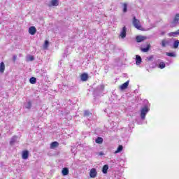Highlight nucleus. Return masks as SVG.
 Wrapping results in <instances>:
<instances>
[{"instance_id":"obj_1","label":"nucleus","mask_w":179,"mask_h":179,"mask_svg":"<svg viewBox=\"0 0 179 179\" xmlns=\"http://www.w3.org/2000/svg\"><path fill=\"white\" fill-rule=\"evenodd\" d=\"M149 107L148 106V105H145L143 108H141V120L143 121V120H145V117H146V114H148V113H149Z\"/></svg>"},{"instance_id":"obj_2","label":"nucleus","mask_w":179,"mask_h":179,"mask_svg":"<svg viewBox=\"0 0 179 179\" xmlns=\"http://www.w3.org/2000/svg\"><path fill=\"white\" fill-rule=\"evenodd\" d=\"M132 24L137 30H142V25L141 24V21L136 19V17H133Z\"/></svg>"},{"instance_id":"obj_3","label":"nucleus","mask_w":179,"mask_h":179,"mask_svg":"<svg viewBox=\"0 0 179 179\" xmlns=\"http://www.w3.org/2000/svg\"><path fill=\"white\" fill-rule=\"evenodd\" d=\"M179 23V13L175 15L173 20L171 23V27H176Z\"/></svg>"},{"instance_id":"obj_4","label":"nucleus","mask_w":179,"mask_h":179,"mask_svg":"<svg viewBox=\"0 0 179 179\" xmlns=\"http://www.w3.org/2000/svg\"><path fill=\"white\" fill-rule=\"evenodd\" d=\"M96 176L97 171L94 168L92 169L90 171V177H91V178H96Z\"/></svg>"},{"instance_id":"obj_5","label":"nucleus","mask_w":179,"mask_h":179,"mask_svg":"<svg viewBox=\"0 0 179 179\" xmlns=\"http://www.w3.org/2000/svg\"><path fill=\"white\" fill-rule=\"evenodd\" d=\"M120 37L125 38L127 37V27H124L120 32Z\"/></svg>"},{"instance_id":"obj_6","label":"nucleus","mask_w":179,"mask_h":179,"mask_svg":"<svg viewBox=\"0 0 179 179\" xmlns=\"http://www.w3.org/2000/svg\"><path fill=\"white\" fill-rule=\"evenodd\" d=\"M161 45L163 48H165V47H167V45H170V40L163 39L161 42Z\"/></svg>"},{"instance_id":"obj_7","label":"nucleus","mask_w":179,"mask_h":179,"mask_svg":"<svg viewBox=\"0 0 179 179\" xmlns=\"http://www.w3.org/2000/svg\"><path fill=\"white\" fill-rule=\"evenodd\" d=\"M146 40V36L138 35L136 37V43H142V41H145Z\"/></svg>"},{"instance_id":"obj_8","label":"nucleus","mask_w":179,"mask_h":179,"mask_svg":"<svg viewBox=\"0 0 179 179\" xmlns=\"http://www.w3.org/2000/svg\"><path fill=\"white\" fill-rule=\"evenodd\" d=\"M36 31H37V29H36V27H30L29 28V34H31V36H34Z\"/></svg>"},{"instance_id":"obj_9","label":"nucleus","mask_w":179,"mask_h":179,"mask_svg":"<svg viewBox=\"0 0 179 179\" xmlns=\"http://www.w3.org/2000/svg\"><path fill=\"white\" fill-rule=\"evenodd\" d=\"M16 142H17V136H14L10 138V146H13V145H15Z\"/></svg>"},{"instance_id":"obj_10","label":"nucleus","mask_w":179,"mask_h":179,"mask_svg":"<svg viewBox=\"0 0 179 179\" xmlns=\"http://www.w3.org/2000/svg\"><path fill=\"white\" fill-rule=\"evenodd\" d=\"M22 157L24 160H27V159H29V151L28 150L22 151Z\"/></svg>"},{"instance_id":"obj_11","label":"nucleus","mask_w":179,"mask_h":179,"mask_svg":"<svg viewBox=\"0 0 179 179\" xmlns=\"http://www.w3.org/2000/svg\"><path fill=\"white\" fill-rule=\"evenodd\" d=\"M129 85V80H127L126 83L120 85V90H125V89L128 88Z\"/></svg>"},{"instance_id":"obj_12","label":"nucleus","mask_w":179,"mask_h":179,"mask_svg":"<svg viewBox=\"0 0 179 179\" xmlns=\"http://www.w3.org/2000/svg\"><path fill=\"white\" fill-rule=\"evenodd\" d=\"M81 80L83 82H86V80H87V79H89V75H87V73H84L81 75Z\"/></svg>"},{"instance_id":"obj_13","label":"nucleus","mask_w":179,"mask_h":179,"mask_svg":"<svg viewBox=\"0 0 179 179\" xmlns=\"http://www.w3.org/2000/svg\"><path fill=\"white\" fill-rule=\"evenodd\" d=\"M136 65H141V64H142V57H141V56H136Z\"/></svg>"},{"instance_id":"obj_14","label":"nucleus","mask_w":179,"mask_h":179,"mask_svg":"<svg viewBox=\"0 0 179 179\" xmlns=\"http://www.w3.org/2000/svg\"><path fill=\"white\" fill-rule=\"evenodd\" d=\"M63 176H68L69 174V169L67 167H64L62 171Z\"/></svg>"},{"instance_id":"obj_15","label":"nucleus","mask_w":179,"mask_h":179,"mask_svg":"<svg viewBox=\"0 0 179 179\" xmlns=\"http://www.w3.org/2000/svg\"><path fill=\"white\" fill-rule=\"evenodd\" d=\"M169 36L170 37H176V36H179V29L177 30V31H175V32H170V33L169 34Z\"/></svg>"},{"instance_id":"obj_16","label":"nucleus","mask_w":179,"mask_h":179,"mask_svg":"<svg viewBox=\"0 0 179 179\" xmlns=\"http://www.w3.org/2000/svg\"><path fill=\"white\" fill-rule=\"evenodd\" d=\"M149 50H150V43L147 44V46L145 48H141V51L143 52H148L149 51Z\"/></svg>"},{"instance_id":"obj_17","label":"nucleus","mask_w":179,"mask_h":179,"mask_svg":"<svg viewBox=\"0 0 179 179\" xmlns=\"http://www.w3.org/2000/svg\"><path fill=\"white\" fill-rule=\"evenodd\" d=\"M59 145V143H58L57 141L52 142L50 144V149H55V148H58Z\"/></svg>"},{"instance_id":"obj_18","label":"nucleus","mask_w":179,"mask_h":179,"mask_svg":"<svg viewBox=\"0 0 179 179\" xmlns=\"http://www.w3.org/2000/svg\"><path fill=\"white\" fill-rule=\"evenodd\" d=\"M0 72L1 73H3L5 72V63L1 62L0 64Z\"/></svg>"},{"instance_id":"obj_19","label":"nucleus","mask_w":179,"mask_h":179,"mask_svg":"<svg viewBox=\"0 0 179 179\" xmlns=\"http://www.w3.org/2000/svg\"><path fill=\"white\" fill-rule=\"evenodd\" d=\"M29 83H31V85H36V83H37V79L35 77H31L29 79Z\"/></svg>"},{"instance_id":"obj_20","label":"nucleus","mask_w":179,"mask_h":179,"mask_svg":"<svg viewBox=\"0 0 179 179\" xmlns=\"http://www.w3.org/2000/svg\"><path fill=\"white\" fill-rule=\"evenodd\" d=\"M108 171V165L106 164L102 168V173L103 174H107Z\"/></svg>"},{"instance_id":"obj_21","label":"nucleus","mask_w":179,"mask_h":179,"mask_svg":"<svg viewBox=\"0 0 179 179\" xmlns=\"http://www.w3.org/2000/svg\"><path fill=\"white\" fill-rule=\"evenodd\" d=\"M24 107L27 108V110H30L31 108V101H27L24 103Z\"/></svg>"},{"instance_id":"obj_22","label":"nucleus","mask_w":179,"mask_h":179,"mask_svg":"<svg viewBox=\"0 0 179 179\" xmlns=\"http://www.w3.org/2000/svg\"><path fill=\"white\" fill-rule=\"evenodd\" d=\"M122 149H124V147L121 145H120L118 147H117V150L115 152V153H120L121 152H122Z\"/></svg>"},{"instance_id":"obj_23","label":"nucleus","mask_w":179,"mask_h":179,"mask_svg":"<svg viewBox=\"0 0 179 179\" xmlns=\"http://www.w3.org/2000/svg\"><path fill=\"white\" fill-rule=\"evenodd\" d=\"M51 5L52 6H58L59 5L58 0H52Z\"/></svg>"},{"instance_id":"obj_24","label":"nucleus","mask_w":179,"mask_h":179,"mask_svg":"<svg viewBox=\"0 0 179 179\" xmlns=\"http://www.w3.org/2000/svg\"><path fill=\"white\" fill-rule=\"evenodd\" d=\"M84 117H92V113H90L89 110H85Z\"/></svg>"},{"instance_id":"obj_25","label":"nucleus","mask_w":179,"mask_h":179,"mask_svg":"<svg viewBox=\"0 0 179 179\" xmlns=\"http://www.w3.org/2000/svg\"><path fill=\"white\" fill-rule=\"evenodd\" d=\"M127 10H128V4L124 3H123V12H124V13H127Z\"/></svg>"},{"instance_id":"obj_26","label":"nucleus","mask_w":179,"mask_h":179,"mask_svg":"<svg viewBox=\"0 0 179 179\" xmlns=\"http://www.w3.org/2000/svg\"><path fill=\"white\" fill-rule=\"evenodd\" d=\"M96 143H99L101 144L103 143V138L101 137H98L96 140H95Z\"/></svg>"},{"instance_id":"obj_27","label":"nucleus","mask_w":179,"mask_h":179,"mask_svg":"<svg viewBox=\"0 0 179 179\" xmlns=\"http://www.w3.org/2000/svg\"><path fill=\"white\" fill-rule=\"evenodd\" d=\"M179 45V40H176L173 42V48L176 49L178 48Z\"/></svg>"},{"instance_id":"obj_28","label":"nucleus","mask_w":179,"mask_h":179,"mask_svg":"<svg viewBox=\"0 0 179 179\" xmlns=\"http://www.w3.org/2000/svg\"><path fill=\"white\" fill-rule=\"evenodd\" d=\"M166 55H167V57H177L176 52H166Z\"/></svg>"},{"instance_id":"obj_29","label":"nucleus","mask_w":179,"mask_h":179,"mask_svg":"<svg viewBox=\"0 0 179 179\" xmlns=\"http://www.w3.org/2000/svg\"><path fill=\"white\" fill-rule=\"evenodd\" d=\"M159 68L160 69H164V68H166V64L164 62H160L159 64Z\"/></svg>"},{"instance_id":"obj_30","label":"nucleus","mask_w":179,"mask_h":179,"mask_svg":"<svg viewBox=\"0 0 179 179\" xmlns=\"http://www.w3.org/2000/svg\"><path fill=\"white\" fill-rule=\"evenodd\" d=\"M34 59V56H33V55H29L27 57V62H29V61L33 62Z\"/></svg>"},{"instance_id":"obj_31","label":"nucleus","mask_w":179,"mask_h":179,"mask_svg":"<svg viewBox=\"0 0 179 179\" xmlns=\"http://www.w3.org/2000/svg\"><path fill=\"white\" fill-rule=\"evenodd\" d=\"M96 90H99V92H103V90H104V85H99L96 88Z\"/></svg>"},{"instance_id":"obj_32","label":"nucleus","mask_w":179,"mask_h":179,"mask_svg":"<svg viewBox=\"0 0 179 179\" xmlns=\"http://www.w3.org/2000/svg\"><path fill=\"white\" fill-rule=\"evenodd\" d=\"M48 44H50V42H48V41H45L44 43V48H47V47H48Z\"/></svg>"},{"instance_id":"obj_33","label":"nucleus","mask_w":179,"mask_h":179,"mask_svg":"<svg viewBox=\"0 0 179 179\" xmlns=\"http://www.w3.org/2000/svg\"><path fill=\"white\" fill-rule=\"evenodd\" d=\"M148 61H152L153 60V55H150L147 57Z\"/></svg>"},{"instance_id":"obj_34","label":"nucleus","mask_w":179,"mask_h":179,"mask_svg":"<svg viewBox=\"0 0 179 179\" xmlns=\"http://www.w3.org/2000/svg\"><path fill=\"white\" fill-rule=\"evenodd\" d=\"M38 76H41V77L44 76V72L41 71V72L38 73Z\"/></svg>"},{"instance_id":"obj_35","label":"nucleus","mask_w":179,"mask_h":179,"mask_svg":"<svg viewBox=\"0 0 179 179\" xmlns=\"http://www.w3.org/2000/svg\"><path fill=\"white\" fill-rule=\"evenodd\" d=\"M17 58V56H16V55H14L13 57V61H14V62H15V61H16V59Z\"/></svg>"},{"instance_id":"obj_36","label":"nucleus","mask_w":179,"mask_h":179,"mask_svg":"<svg viewBox=\"0 0 179 179\" xmlns=\"http://www.w3.org/2000/svg\"><path fill=\"white\" fill-rule=\"evenodd\" d=\"M103 155H104V153H103V152H100L99 153V156H103Z\"/></svg>"},{"instance_id":"obj_37","label":"nucleus","mask_w":179,"mask_h":179,"mask_svg":"<svg viewBox=\"0 0 179 179\" xmlns=\"http://www.w3.org/2000/svg\"><path fill=\"white\" fill-rule=\"evenodd\" d=\"M165 34H166V32L164 31L161 32V36H164Z\"/></svg>"},{"instance_id":"obj_38","label":"nucleus","mask_w":179,"mask_h":179,"mask_svg":"<svg viewBox=\"0 0 179 179\" xmlns=\"http://www.w3.org/2000/svg\"><path fill=\"white\" fill-rule=\"evenodd\" d=\"M158 62H160V59H158Z\"/></svg>"},{"instance_id":"obj_39","label":"nucleus","mask_w":179,"mask_h":179,"mask_svg":"<svg viewBox=\"0 0 179 179\" xmlns=\"http://www.w3.org/2000/svg\"><path fill=\"white\" fill-rule=\"evenodd\" d=\"M0 136H1V134H0Z\"/></svg>"}]
</instances>
